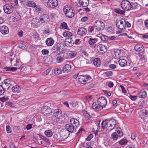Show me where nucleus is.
Wrapping results in <instances>:
<instances>
[{
  "label": "nucleus",
  "mask_w": 148,
  "mask_h": 148,
  "mask_svg": "<svg viewBox=\"0 0 148 148\" xmlns=\"http://www.w3.org/2000/svg\"><path fill=\"white\" fill-rule=\"evenodd\" d=\"M63 11L66 16L68 18H72L75 15V11L69 5L65 6L64 8Z\"/></svg>",
  "instance_id": "obj_1"
},
{
  "label": "nucleus",
  "mask_w": 148,
  "mask_h": 148,
  "mask_svg": "<svg viewBox=\"0 0 148 148\" xmlns=\"http://www.w3.org/2000/svg\"><path fill=\"white\" fill-rule=\"evenodd\" d=\"M15 5L14 3H10L6 4L3 6L4 11L6 14H10L13 11L15 8Z\"/></svg>",
  "instance_id": "obj_2"
},
{
  "label": "nucleus",
  "mask_w": 148,
  "mask_h": 148,
  "mask_svg": "<svg viewBox=\"0 0 148 148\" xmlns=\"http://www.w3.org/2000/svg\"><path fill=\"white\" fill-rule=\"evenodd\" d=\"M116 25L117 27L121 30L124 29L125 28V20L121 18H119L116 20Z\"/></svg>",
  "instance_id": "obj_3"
},
{
  "label": "nucleus",
  "mask_w": 148,
  "mask_h": 148,
  "mask_svg": "<svg viewBox=\"0 0 148 148\" xmlns=\"http://www.w3.org/2000/svg\"><path fill=\"white\" fill-rule=\"evenodd\" d=\"M93 25L98 32L103 30L105 26L104 23L99 20L95 21Z\"/></svg>",
  "instance_id": "obj_4"
},
{
  "label": "nucleus",
  "mask_w": 148,
  "mask_h": 148,
  "mask_svg": "<svg viewBox=\"0 0 148 148\" xmlns=\"http://www.w3.org/2000/svg\"><path fill=\"white\" fill-rule=\"evenodd\" d=\"M61 45V44L57 43L54 45L52 48V54L58 53L59 54L60 52L62 51L63 48Z\"/></svg>",
  "instance_id": "obj_5"
},
{
  "label": "nucleus",
  "mask_w": 148,
  "mask_h": 148,
  "mask_svg": "<svg viewBox=\"0 0 148 148\" xmlns=\"http://www.w3.org/2000/svg\"><path fill=\"white\" fill-rule=\"evenodd\" d=\"M90 79L91 77L90 76L87 75H82L78 76V80L81 84H85Z\"/></svg>",
  "instance_id": "obj_6"
},
{
  "label": "nucleus",
  "mask_w": 148,
  "mask_h": 148,
  "mask_svg": "<svg viewBox=\"0 0 148 148\" xmlns=\"http://www.w3.org/2000/svg\"><path fill=\"white\" fill-rule=\"evenodd\" d=\"M131 5V3L127 0H123L121 3L122 9L126 11L130 10Z\"/></svg>",
  "instance_id": "obj_7"
},
{
  "label": "nucleus",
  "mask_w": 148,
  "mask_h": 148,
  "mask_svg": "<svg viewBox=\"0 0 148 148\" xmlns=\"http://www.w3.org/2000/svg\"><path fill=\"white\" fill-rule=\"evenodd\" d=\"M109 123V122L108 120L103 121L101 123L102 128L103 129L106 128V130L108 131V132L113 130L111 125Z\"/></svg>",
  "instance_id": "obj_8"
},
{
  "label": "nucleus",
  "mask_w": 148,
  "mask_h": 148,
  "mask_svg": "<svg viewBox=\"0 0 148 148\" xmlns=\"http://www.w3.org/2000/svg\"><path fill=\"white\" fill-rule=\"evenodd\" d=\"M139 114L140 116L143 119L144 121L145 119H146L148 117V110L146 109H141L139 112Z\"/></svg>",
  "instance_id": "obj_9"
},
{
  "label": "nucleus",
  "mask_w": 148,
  "mask_h": 148,
  "mask_svg": "<svg viewBox=\"0 0 148 148\" xmlns=\"http://www.w3.org/2000/svg\"><path fill=\"white\" fill-rule=\"evenodd\" d=\"M97 102L103 108L105 107L107 103L106 99L103 97H99L97 99Z\"/></svg>",
  "instance_id": "obj_10"
},
{
  "label": "nucleus",
  "mask_w": 148,
  "mask_h": 148,
  "mask_svg": "<svg viewBox=\"0 0 148 148\" xmlns=\"http://www.w3.org/2000/svg\"><path fill=\"white\" fill-rule=\"evenodd\" d=\"M41 110L42 113L45 115L50 114L52 112L51 109L47 106H43Z\"/></svg>",
  "instance_id": "obj_11"
},
{
  "label": "nucleus",
  "mask_w": 148,
  "mask_h": 148,
  "mask_svg": "<svg viewBox=\"0 0 148 148\" xmlns=\"http://www.w3.org/2000/svg\"><path fill=\"white\" fill-rule=\"evenodd\" d=\"M47 6L50 8H53L58 5L57 0H48L47 3Z\"/></svg>",
  "instance_id": "obj_12"
},
{
  "label": "nucleus",
  "mask_w": 148,
  "mask_h": 148,
  "mask_svg": "<svg viewBox=\"0 0 148 148\" xmlns=\"http://www.w3.org/2000/svg\"><path fill=\"white\" fill-rule=\"evenodd\" d=\"M69 133L68 131L66 130H61L60 132L61 138L63 139H66L69 136Z\"/></svg>",
  "instance_id": "obj_13"
},
{
  "label": "nucleus",
  "mask_w": 148,
  "mask_h": 148,
  "mask_svg": "<svg viewBox=\"0 0 148 148\" xmlns=\"http://www.w3.org/2000/svg\"><path fill=\"white\" fill-rule=\"evenodd\" d=\"M66 129L69 132H70L72 133L73 132H75L76 131L77 128L73 126L70 123L66 124L65 126Z\"/></svg>",
  "instance_id": "obj_14"
},
{
  "label": "nucleus",
  "mask_w": 148,
  "mask_h": 148,
  "mask_svg": "<svg viewBox=\"0 0 148 148\" xmlns=\"http://www.w3.org/2000/svg\"><path fill=\"white\" fill-rule=\"evenodd\" d=\"M11 84L10 81L7 79L5 80L4 81V82L2 83V85H1L2 87H3V88L6 91L7 89L8 90Z\"/></svg>",
  "instance_id": "obj_15"
},
{
  "label": "nucleus",
  "mask_w": 148,
  "mask_h": 148,
  "mask_svg": "<svg viewBox=\"0 0 148 148\" xmlns=\"http://www.w3.org/2000/svg\"><path fill=\"white\" fill-rule=\"evenodd\" d=\"M49 16L47 14L42 15L40 17V21L41 23H44L49 21Z\"/></svg>",
  "instance_id": "obj_16"
},
{
  "label": "nucleus",
  "mask_w": 148,
  "mask_h": 148,
  "mask_svg": "<svg viewBox=\"0 0 148 148\" xmlns=\"http://www.w3.org/2000/svg\"><path fill=\"white\" fill-rule=\"evenodd\" d=\"M92 107L96 111H98L103 109L102 107L97 102H94L92 104Z\"/></svg>",
  "instance_id": "obj_17"
},
{
  "label": "nucleus",
  "mask_w": 148,
  "mask_h": 148,
  "mask_svg": "<svg viewBox=\"0 0 148 148\" xmlns=\"http://www.w3.org/2000/svg\"><path fill=\"white\" fill-rule=\"evenodd\" d=\"M97 50L98 51H100V52L103 53L106 52L107 50L106 46L100 44L97 46Z\"/></svg>",
  "instance_id": "obj_18"
},
{
  "label": "nucleus",
  "mask_w": 148,
  "mask_h": 148,
  "mask_svg": "<svg viewBox=\"0 0 148 148\" xmlns=\"http://www.w3.org/2000/svg\"><path fill=\"white\" fill-rule=\"evenodd\" d=\"M87 32V29L84 27H80L79 28L77 31V34L81 36H85Z\"/></svg>",
  "instance_id": "obj_19"
},
{
  "label": "nucleus",
  "mask_w": 148,
  "mask_h": 148,
  "mask_svg": "<svg viewBox=\"0 0 148 148\" xmlns=\"http://www.w3.org/2000/svg\"><path fill=\"white\" fill-rule=\"evenodd\" d=\"M65 44L66 46L69 47H71L73 46L74 42L72 38H69L66 39L64 41Z\"/></svg>",
  "instance_id": "obj_20"
},
{
  "label": "nucleus",
  "mask_w": 148,
  "mask_h": 148,
  "mask_svg": "<svg viewBox=\"0 0 148 148\" xmlns=\"http://www.w3.org/2000/svg\"><path fill=\"white\" fill-rule=\"evenodd\" d=\"M70 123L76 128L79 125V121L74 118H72L70 119Z\"/></svg>",
  "instance_id": "obj_21"
},
{
  "label": "nucleus",
  "mask_w": 148,
  "mask_h": 148,
  "mask_svg": "<svg viewBox=\"0 0 148 148\" xmlns=\"http://www.w3.org/2000/svg\"><path fill=\"white\" fill-rule=\"evenodd\" d=\"M0 31L3 34L5 35L9 33V29L6 26L3 25L0 28Z\"/></svg>",
  "instance_id": "obj_22"
},
{
  "label": "nucleus",
  "mask_w": 148,
  "mask_h": 148,
  "mask_svg": "<svg viewBox=\"0 0 148 148\" xmlns=\"http://www.w3.org/2000/svg\"><path fill=\"white\" fill-rule=\"evenodd\" d=\"M88 31L89 33L92 34H95L97 32H98L94 25L90 26L88 28Z\"/></svg>",
  "instance_id": "obj_23"
},
{
  "label": "nucleus",
  "mask_w": 148,
  "mask_h": 148,
  "mask_svg": "<svg viewBox=\"0 0 148 148\" xmlns=\"http://www.w3.org/2000/svg\"><path fill=\"white\" fill-rule=\"evenodd\" d=\"M45 43L47 46H51L54 43V40L52 38H47L46 40Z\"/></svg>",
  "instance_id": "obj_24"
},
{
  "label": "nucleus",
  "mask_w": 148,
  "mask_h": 148,
  "mask_svg": "<svg viewBox=\"0 0 148 148\" xmlns=\"http://www.w3.org/2000/svg\"><path fill=\"white\" fill-rule=\"evenodd\" d=\"M118 63L120 66L124 67L127 65V61L126 60L124 59L119 60Z\"/></svg>",
  "instance_id": "obj_25"
},
{
  "label": "nucleus",
  "mask_w": 148,
  "mask_h": 148,
  "mask_svg": "<svg viewBox=\"0 0 148 148\" xmlns=\"http://www.w3.org/2000/svg\"><path fill=\"white\" fill-rule=\"evenodd\" d=\"M61 111L59 109H56L54 111L53 115L57 118H58L61 116Z\"/></svg>",
  "instance_id": "obj_26"
},
{
  "label": "nucleus",
  "mask_w": 148,
  "mask_h": 148,
  "mask_svg": "<svg viewBox=\"0 0 148 148\" xmlns=\"http://www.w3.org/2000/svg\"><path fill=\"white\" fill-rule=\"evenodd\" d=\"M40 22V21L38 18H33L31 22V24L33 27L36 26Z\"/></svg>",
  "instance_id": "obj_27"
},
{
  "label": "nucleus",
  "mask_w": 148,
  "mask_h": 148,
  "mask_svg": "<svg viewBox=\"0 0 148 148\" xmlns=\"http://www.w3.org/2000/svg\"><path fill=\"white\" fill-rule=\"evenodd\" d=\"M71 66L69 64L65 65L62 69V71L64 72L68 73L71 70Z\"/></svg>",
  "instance_id": "obj_28"
},
{
  "label": "nucleus",
  "mask_w": 148,
  "mask_h": 148,
  "mask_svg": "<svg viewBox=\"0 0 148 148\" xmlns=\"http://www.w3.org/2000/svg\"><path fill=\"white\" fill-rule=\"evenodd\" d=\"M12 91L14 93H17L20 92L21 89L20 87L17 85H15L12 88Z\"/></svg>",
  "instance_id": "obj_29"
},
{
  "label": "nucleus",
  "mask_w": 148,
  "mask_h": 148,
  "mask_svg": "<svg viewBox=\"0 0 148 148\" xmlns=\"http://www.w3.org/2000/svg\"><path fill=\"white\" fill-rule=\"evenodd\" d=\"M108 121L109 122V124L110 123L112 127V128L113 129H114L115 127L116 124V121L115 119H112L108 120Z\"/></svg>",
  "instance_id": "obj_30"
},
{
  "label": "nucleus",
  "mask_w": 148,
  "mask_h": 148,
  "mask_svg": "<svg viewBox=\"0 0 148 148\" xmlns=\"http://www.w3.org/2000/svg\"><path fill=\"white\" fill-rule=\"evenodd\" d=\"M79 4L84 7L87 6L89 4L88 0H79Z\"/></svg>",
  "instance_id": "obj_31"
},
{
  "label": "nucleus",
  "mask_w": 148,
  "mask_h": 148,
  "mask_svg": "<svg viewBox=\"0 0 148 148\" xmlns=\"http://www.w3.org/2000/svg\"><path fill=\"white\" fill-rule=\"evenodd\" d=\"M98 40V39L96 38L90 37L88 40V43L90 45H93L96 43Z\"/></svg>",
  "instance_id": "obj_32"
},
{
  "label": "nucleus",
  "mask_w": 148,
  "mask_h": 148,
  "mask_svg": "<svg viewBox=\"0 0 148 148\" xmlns=\"http://www.w3.org/2000/svg\"><path fill=\"white\" fill-rule=\"evenodd\" d=\"M19 47L21 49H26L27 47V43L26 42L21 41L19 44Z\"/></svg>",
  "instance_id": "obj_33"
},
{
  "label": "nucleus",
  "mask_w": 148,
  "mask_h": 148,
  "mask_svg": "<svg viewBox=\"0 0 148 148\" xmlns=\"http://www.w3.org/2000/svg\"><path fill=\"white\" fill-rule=\"evenodd\" d=\"M93 63L94 65L97 67L99 66L101 64V62L99 59L97 58L94 59L93 61Z\"/></svg>",
  "instance_id": "obj_34"
},
{
  "label": "nucleus",
  "mask_w": 148,
  "mask_h": 148,
  "mask_svg": "<svg viewBox=\"0 0 148 148\" xmlns=\"http://www.w3.org/2000/svg\"><path fill=\"white\" fill-rule=\"evenodd\" d=\"M143 46L141 44H138L134 47V49L137 51H141L143 48Z\"/></svg>",
  "instance_id": "obj_35"
},
{
  "label": "nucleus",
  "mask_w": 148,
  "mask_h": 148,
  "mask_svg": "<svg viewBox=\"0 0 148 148\" xmlns=\"http://www.w3.org/2000/svg\"><path fill=\"white\" fill-rule=\"evenodd\" d=\"M147 95L146 91H143L139 92L138 95V97L139 98H144L146 97Z\"/></svg>",
  "instance_id": "obj_36"
},
{
  "label": "nucleus",
  "mask_w": 148,
  "mask_h": 148,
  "mask_svg": "<svg viewBox=\"0 0 148 148\" xmlns=\"http://www.w3.org/2000/svg\"><path fill=\"white\" fill-rule=\"evenodd\" d=\"M128 142V140L125 138H123L118 142L119 144L121 145H126Z\"/></svg>",
  "instance_id": "obj_37"
},
{
  "label": "nucleus",
  "mask_w": 148,
  "mask_h": 148,
  "mask_svg": "<svg viewBox=\"0 0 148 148\" xmlns=\"http://www.w3.org/2000/svg\"><path fill=\"white\" fill-rule=\"evenodd\" d=\"M131 9L130 10H132L134 9H137L138 8L139 5L137 3H131Z\"/></svg>",
  "instance_id": "obj_38"
},
{
  "label": "nucleus",
  "mask_w": 148,
  "mask_h": 148,
  "mask_svg": "<svg viewBox=\"0 0 148 148\" xmlns=\"http://www.w3.org/2000/svg\"><path fill=\"white\" fill-rule=\"evenodd\" d=\"M58 54L59 55L61 58H62L63 60L69 58V56L67 53L63 52L60 53Z\"/></svg>",
  "instance_id": "obj_39"
},
{
  "label": "nucleus",
  "mask_w": 148,
  "mask_h": 148,
  "mask_svg": "<svg viewBox=\"0 0 148 148\" xmlns=\"http://www.w3.org/2000/svg\"><path fill=\"white\" fill-rule=\"evenodd\" d=\"M26 5L28 6L34 8L36 6V3L33 1L29 0L27 2Z\"/></svg>",
  "instance_id": "obj_40"
},
{
  "label": "nucleus",
  "mask_w": 148,
  "mask_h": 148,
  "mask_svg": "<svg viewBox=\"0 0 148 148\" xmlns=\"http://www.w3.org/2000/svg\"><path fill=\"white\" fill-rule=\"evenodd\" d=\"M119 136L116 134V132H114L111 135L110 138L113 140H116L118 138Z\"/></svg>",
  "instance_id": "obj_41"
},
{
  "label": "nucleus",
  "mask_w": 148,
  "mask_h": 148,
  "mask_svg": "<svg viewBox=\"0 0 148 148\" xmlns=\"http://www.w3.org/2000/svg\"><path fill=\"white\" fill-rule=\"evenodd\" d=\"M77 53L76 51H70L69 53V55L71 58L75 57L77 55Z\"/></svg>",
  "instance_id": "obj_42"
},
{
  "label": "nucleus",
  "mask_w": 148,
  "mask_h": 148,
  "mask_svg": "<svg viewBox=\"0 0 148 148\" xmlns=\"http://www.w3.org/2000/svg\"><path fill=\"white\" fill-rule=\"evenodd\" d=\"M115 132H116V134H117L119 137H121L123 136V132L120 128H117V129L116 130Z\"/></svg>",
  "instance_id": "obj_43"
},
{
  "label": "nucleus",
  "mask_w": 148,
  "mask_h": 148,
  "mask_svg": "<svg viewBox=\"0 0 148 148\" xmlns=\"http://www.w3.org/2000/svg\"><path fill=\"white\" fill-rule=\"evenodd\" d=\"M83 114L84 117L87 119H90L91 118L90 115L86 110L83 111Z\"/></svg>",
  "instance_id": "obj_44"
},
{
  "label": "nucleus",
  "mask_w": 148,
  "mask_h": 148,
  "mask_svg": "<svg viewBox=\"0 0 148 148\" xmlns=\"http://www.w3.org/2000/svg\"><path fill=\"white\" fill-rule=\"evenodd\" d=\"M44 134L47 137H50L52 136L53 133L51 130H47L45 131Z\"/></svg>",
  "instance_id": "obj_45"
},
{
  "label": "nucleus",
  "mask_w": 148,
  "mask_h": 148,
  "mask_svg": "<svg viewBox=\"0 0 148 148\" xmlns=\"http://www.w3.org/2000/svg\"><path fill=\"white\" fill-rule=\"evenodd\" d=\"M54 73L56 75H58L60 74L62 72V69L60 67H58L55 69Z\"/></svg>",
  "instance_id": "obj_46"
},
{
  "label": "nucleus",
  "mask_w": 148,
  "mask_h": 148,
  "mask_svg": "<svg viewBox=\"0 0 148 148\" xmlns=\"http://www.w3.org/2000/svg\"><path fill=\"white\" fill-rule=\"evenodd\" d=\"M60 28L69 30V28L68 27L67 23L65 22H64L61 23L60 26Z\"/></svg>",
  "instance_id": "obj_47"
},
{
  "label": "nucleus",
  "mask_w": 148,
  "mask_h": 148,
  "mask_svg": "<svg viewBox=\"0 0 148 148\" xmlns=\"http://www.w3.org/2000/svg\"><path fill=\"white\" fill-rule=\"evenodd\" d=\"M30 35L33 37L35 39L38 38L39 36L38 33L35 31H33L31 33Z\"/></svg>",
  "instance_id": "obj_48"
},
{
  "label": "nucleus",
  "mask_w": 148,
  "mask_h": 148,
  "mask_svg": "<svg viewBox=\"0 0 148 148\" xmlns=\"http://www.w3.org/2000/svg\"><path fill=\"white\" fill-rule=\"evenodd\" d=\"M64 37H69L72 35V34L70 32L67 31L64 32L63 34Z\"/></svg>",
  "instance_id": "obj_49"
},
{
  "label": "nucleus",
  "mask_w": 148,
  "mask_h": 148,
  "mask_svg": "<svg viewBox=\"0 0 148 148\" xmlns=\"http://www.w3.org/2000/svg\"><path fill=\"white\" fill-rule=\"evenodd\" d=\"M101 40L103 41H106L108 40L109 39V37L107 36L101 34L99 36Z\"/></svg>",
  "instance_id": "obj_50"
},
{
  "label": "nucleus",
  "mask_w": 148,
  "mask_h": 148,
  "mask_svg": "<svg viewBox=\"0 0 148 148\" xmlns=\"http://www.w3.org/2000/svg\"><path fill=\"white\" fill-rule=\"evenodd\" d=\"M114 11L116 13L121 14H123L125 12L124 11L121 10L118 8L115 9Z\"/></svg>",
  "instance_id": "obj_51"
},
{
  "label": "nucleus",
  "mask_w": 148,
  "mask_h": 148,
  "mask_svg": "<svg viewBox=\"0 0 148 148\" xmlns=\"http://www.w3.org/2000/svg\"><path fill=\"white\" fill-rule=\"evenodd\" d=\"M77 102L72 101L70 103V108H76L77 105Z\"/></svg>",
  "instance_id": "obj_52"
},
{
  "label": "nucleus",
  "mask_w": 148,
  "mask_h": 148,
  "mask_svg": "<svg viewBox=\"0 0 148 148\" xmlns=\"http://www.w3.org/2000/svg\"><path fill=\"white\" fill-rule=\"evenodd\" d=\"M82 146L83 147L82 148H92L90 144L86 143H82Z\"/></svg>",
  "instance_id": "obj_53"
},
{
  "label": "nucleus",
  "mask_w": 148,
  "mask_h": 148,
  "mask_svg": "<svg viewBox=\"0 0 148 148\" xmlns=\"http://www.w3.org/2000/svg\"><path fill=\"white\" fill-rule=\"evenodd\" d=\"M107 31V32L109 34H112L114 32V29L110 27L108 28Z\"/></svg>",
  "instance_id": "obj_54"
},
{
  "label": "nucleus",
  "mask_w": 148,
  "mask_h": 148,
  "mask_svg": "<svg viewBox=\"0 0 148 148\" xmlns=\"http://www.w3.org/2000/svg\"><path fill=\"white\" fill-rule=\"evenodd\" d=\"M104 73L105 75H106V77H109L112 76L113 73L111 71H107L106 72Z\"/></svg>",
  "instance_id": "obj_55"
},
{
  "label": "nucleus",
  "mask_w": 148,
  "mask_h": 148,
  "mask_svg": "<svg viewBox=\"0 0 148 148\" xmlns=\"http://www.w3.org/2000/svg\"><path fill=\"white\" fill-rule=\"evenodd\" d=\"M16 64H14V66H19V64L20 65H21V62L20 61V60L19 59V58H16Z\"/></svg>",
  "instance_id": "obj_56"
},
{
  "label": "nucleus",
  "mask_w": 148,
  "mask_h": 148,
  "mask_svg": "<svg viewBox=\"0 0 148 148\" xmlns=\"http://www.w3.org/2000/svg\"><path fill=\"white\" fill-rule=\"evenodd\" d=\"M5 90L3 88L1 85H0V95H1L3 94L5 92Z\"/></svg>",
  "instance_id": "obj_57"
},
{
  "label": "nucleus",
  "mask_w": 148,
  "mask_h": 148,
  "mask_svg": "<svg viewBox=\"0 0 148 148\" xmlns=\"http://www.w3.org/2000/svg\"><path fill=\"white\" fill-rule=\"evenodd\" d=\"M137 137V135L136 133L133 132L131 133V138L132 140H134Z\"/></svg>",
  "instance_id": "obj_58"
},
{
  "label": "nucleus",
  "mask_w": 148,
  "mask_h": 148,
  "mask_svg": "<svg viewBox=\"0 0 148 148\" xmlns=\"http://www.w3.org/2000/svg\"><path fill=\"white\" fill-rule=\"evenodd\" d=\"M6 131L7 133H10L11 132L12 130L10 127L9 125H7L6 127Z\"/></svg>",
  "instance_id": "obj_59"
},
{
  "label": "nucleus",
  "mask_w": 148,
  "mask_h": 148,
  "mask_svg": "<svg viewBox=\"0 0 148 148\" xmlns=\"http://www.w3.org/2000/svg\"><path fill=\"white\" fill-rule=\"evenodd\" d=\"M63 60L62 58H61L60 55L56 58L57 62L59 63H61Z\"/></svg>",
  "instance_id": "obj_60"
},
{
  "label": "nucleus",
  "mask_w": 148,
  "mask_h": 148,
  "mask_svg": "<svg viewBox=\"0 0 148 148\" xmlns=\"http://www.w3.org/2000/svg\"><path fill=\"white\" fill-rule=\"evenodd\" d=\"M41 52L43 55H46L48 54L49 51L47 49H44Z\"/></svg>",
  "instance_id": "obj_61"
},
{
  "label": "nucleus",
  "mask_w": 148,
  "mask_h": 148,
  "mask_svg": "<svg viewBox=\"0 0 148 148\" xmlns=\"http://www.w3.org/2000/svg\"><path fill=\"white\" fill-rule=\"evenodd\" d=\"M9 147L10 148H16V146L15 145L14 143L13 142L10 143Z\"/></svg>",
  "instance_id": "obj_62"
},
{
  "label": "nucleus",
  "mask_w": 148,
  "mask_h": 148,
  "mask_svg": "<svg viewBox=\"0 0 148 148\" xmlns=\"http://www.w3.org/2000/svg\"><path fill=\"white\" fill-rule=\"evenodd\" d=\"M121 53V50L119 49H117L114 52V54L116 56L120 55Z\"/></svg>",
  "instance_id": "obj_63"
},
{
  "label": "nucleus",
  "mask_w": 148,
  "mask_h": 148,
  "mask_svg": "<svg viewBox=\"0 0 148 148\" xmlns=\"http://www.w3.org/2000/svg\"><path fill=\"white\" fill-rule=\"evenodd\" d=\"M130 98L133 101H135L137 98V96H132L130 95Z\"/></svg>",
  "instance_id": "obj_64"
}]
</instances>
